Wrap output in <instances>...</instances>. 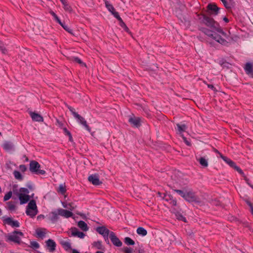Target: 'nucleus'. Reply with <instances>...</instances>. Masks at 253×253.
<instances>
[{
	"instance_id": "f257e3e1",
	"label": "nucleus",
	"mask_w": 253,
	"mask_h": 253,
	"mask_svg": "<svg viewBox=\"0 0 253 253\" xmlns=\"http://www.w3.org/2000/svg\"><path fill=\"white\" fill-rule=\"evenodd\" d=\"M198 18L201 23L205 24L207 27L212 29V30L218 32L224 37L226 36V33L222 30L219 24L212 18L208 16L205 14H200L198 15Z\"/></svg>"
},
{
	"instance_id": "f03ea898",
	"label": "nucleus",
	"mask_w": 253,
	"mask_h": 253,
	"mask_svg": "<svg viewBox=\"0 0 253 253\" xmlns=\"http://www.w3.org/2000/svg\"><path fill=\"white\" fill-rule=\"evenodd\" d=\"M199 30L222 45H225L228 43L225 39L222 38L220 35L215 32V31H213L214 30H211L205 27H199Z\"/></svg>"
},
{
	"instance_id": "7ed1b4c3",
	"label": "nucleus",
	"mask_w": 253,
	"mask_h": 253,
	"mask_svg": "<svg viewBox=\"0 0 253 253\" xmlns=\"http://www.w3.org/2000/svg\"><path fill=\"white\" fill-rule=\"evenodd\" d=\"M38 212V210L36 201L34 200H31L26 208V214L33 218L37 214Z\"/></svg>"
},
{
	"instance_id": "20e7f679",
	"label": "nucleus",
	"mask_w": 253,
	"mask_h": 253,
	"mask_svg": "<svg viewBox=\"0 0 253 253\" xmlns=\"http://www.w3.org/2000/svg\"><path fill=\"white\" fill-rule=\"evenodd\" d=\"M41 165L40 164L34 160L31 161L29 164V170L34 173L37 175H44L46 172L44 170L41 169Z\"/></svg>"
},
{
	"instance_id": "39448f33",
	"label": "nucleus",
	"mask_w": 253,
	"mask_h": 253,
	"mask_svg": "<svg viewBox=\"0 0 253 253\" xmlns=\"http://www.w3.org/2000/svg\"><path fill=\"white\" fill-rule=\"evenodd\" d=\"M128 121L132 127L138 128L141 126V118L136 117L134 115L129 116Z\"/></svg>"
},
{
	"instance_id": "423d86ee",
	"label": "nucleus",
	"mask_w": 253,
	"mask_h": 253,
	"mask_svg": "<svg viewBox=\"0 0 253 253\" xmlns=\"http://www.w3.org/2000/svg\"><path fill=\"white\" fill-rule=\"evenodd\" d=\"M184 199L188 202H198V198L191 189L186 190Z\"/></svg>"
},
{
	"instance_id": "0eeeda50",
	"label": "nucleus",
	"mask_w": 253,
	"mask_h": 253,
	"mask_svg": "<svg viewBox=\"0 0 253 253\" xmlns=\"http://www.w3.org/2000/svg\"><path fill=\"white\" fill-rule=\"evenodd\" d=\"M87 179L89 182L95 186L100 185L102 183L99 179V175L98 173L90 175Z\"/></svg>"
},
{
	"instance_id": "6e6552de",
	"label": "nucleus",
	"mask_w": 253,
	"mask_h": 253,
	"mask_svg": "<svg viewBox=\"0 0 253 253\" xmlns=\"http://www.w3.org/2000/svg\"><path fill=\"white\" fill-rule=\"evenodd\" d=\"M1 147L7 153H12L14 151V145L10 141H4Z\"/></svg>"
},
{
	"instance_id": "1a4fd4ad",
	"label": "nucleus",
	"mask_w": 253,
	"mask_h": 253,
	"mask_svg": "<svg viewBox=\"0 0 253 253\" xmlns=\"http://www.w3.org/2000/svg\"><path fill=\"white\" fill-rule=\"evenodd\" d=\"M208 11L213 15H217L219 13V8L214 3L208 4L207 6Z\"/></svg>"
},
{
	"instance_id": "9d476101",
	"label": "nucleus",
	"mask_w": 253,
	"mask_h": 253,
	"mask_svg": "<svg viewBox=\"0 0 253 253\" xmlns=\"http://www.w3.org/2000/svg\"><path fill=\"white\" fill-rule=\"evenodd\" d=\"M109 238L113 243V244L116 247H121L122 245V242L120 239L117 237L115 233L114 232L111 231L110 233Z\"/></svg>"
},
{
	"instance_id": "9b49d317",
	"label": "nucleus",
	"mask_w": 253,
	"mask_h": 253,
	"mask_svg": "<svg viewBox=\"0 0 253 253\" xmlns=\"http://www.w3.org/2000/svg\"><path fill=\"white\" fill-rule=\"evenodd\" d=\"M75 119L77 122L84 127V128L89 132L91 131V128L87 124V122L84 118L80 116L79 114L76 115Z\"/></svg>"
},
{
	"instance_id": "f8f14e48",
	"label": "nucleus",
	"mask_w": 253,
	"mask_h": 253,
	"mask_svg": "<svg viewBox=\"0 0 253 253\" xmlns=\"http://www.w3.org/2000/svg\"><path fill=\"white\" fill-rule=\"evenodd\" d=\"M15 195H16V184H13L12 186V192L9 191L7 192L3 198V201L5 202L9 200L11 197L13 199H16V197H15Z\"/></svg>"
},
{
	"instance_id": "ddd939ff",
	"label": "nucleus",
	"mask_w": 253,
	"mask_h": 253,
	"mask_svg": "<svg viewBox=\"0 0 253 253\" xmlns=\"http://www.w3.org/2000/svg\"><path fill=\"white\" fill-rule=\"evenodd\" d=\"M17 196L18 197L21 205L26 204L30 200V196L29 195L18 193L17 192Z\"/></svg>"
},
{
	"instance_id": "4468645a",
	"label": "nucleus",
	"mask_w": 253,
	"mask_h": 253,
	"mask_svg": "<svg viewBox=\"0 0 253 253\" xmlns=\"http://www.w3.org/2000/svg\"><path fill=\"white\" fill-rule=\"evenodd\" d=\"M46 246L47 250L50 252H53L55 251L56 244L52 239H48L46 241Z\"/></svg>"
},
{
	"instance_id": "2eb2a0df",
	"label": "nucleus",
	"mask_w": 253,
	"mask_h": 253,
	"mask_svg": "<svg viewBox=\"0 0 253 253\" xmlns=\"http://www.w3.org/2000/svg\"><path fill=\"white\" fill-rule=\"evenodd\" d=\"M96 231L99 234L102 235L103 236H106L107 235H109L111 232L110 230L107 229L105 226H99L96 228Z\"/></svg>"
},
{
	"instance_id": "dca6fc26",
	"label": "nucleus",
	"mask_w": 253,
	"mask_h": 253,
	"mask_svg": "<svg viewBox=\"0 0 253 253\" xmlns=\"http://www.w3.org/2000/svg\"><path fill=\"white\" fill-rule=\"evenodd\" d=\"M71 235L74 237H78L80 238H83L85 236V234L78 230L76 227H72L71 228Z\"/></svg>"
},
{
	"instance_id": "f3484780",
	"label": "nucleus",
	"mask_w": 253,
	"mask_h": 253,
	"mask_svg": "<svg viewBox=\"0 0 253 253\" xmlns=\"http://www.w3.org/2000/svg\"><path fill=\"white\" fill-rule=\"evenodd\" d=\"M29 114L33 121L41 122L43 121L42 117L38 113L30 112Z\"/></svg>"
},
{
	"instance_id": "a211bd4d",
	"label": "nucleus",
	"mask_w": 253,
	"mask_h": 253,
	"mask_svg": "<svg viewBox=\"0 0 253 253\" xmlns=\"http://www.w3.org/2000/svg\"><path fill=\"white\" fill-rule=\"evenodd\" d=\"M2 218L4 224H7L9 225H10L12 227H16V220H13L12 218L9 217H5L3 216Z\"/></svg>"
},
{
	"instance_id": "6ab92c4d",
	"label": "nucleus",
	"mask_w": 253,
	"mask_h": 253,
	"mask_svg": "<svg viewBox=\"0 0 253 253\" xmlns=\"http://www.w3.org/2000/svg\"><path fill=\"white\" fill-rule=\"evenodd\" d=\"M58 213L60 215L65 217L66 218H69L73 215V213L66 210L63 209H58Z\"/></svg>"
},
{
	"instance_id": "aec40b11",
	"label": "nucleus",
	"mask_w": 253,
	"mask_h": 253,
	"mask_svg": "<svg viewBox=\"0 0 253 253\" xmlns=\"http://www.w3.org/2000/svg\"><path fill=\"white\" fill-rule=\"evenodd\" d=\"M163 199L169 203L173 206H176L177 205V201L175 198L171 195H165V197Z\"/></svg>"
},
{
	"instance_id": "412c9836",
	"label": "nucleus",
	"mask_w": 253,
	"mask_h": 253,
	"mask_svg": "<svg viewBox=\"0 0 253 253\" xmlns=\"http://www.w3.org/2000/svg\"><path fill=\"white\" fill-rule=\"evenodd\" d=\"M244 70L247 75H250L253 78V67L251 63L248 62L245 64Z\"/></svg>"
},
{
	"instance_id": "4be33fe9",
	"label": "nucleus",
	"mask_w": 253,
	"mask_h": 253,
	"mask_svg": "<svg viewBox=\"0 0 253 253\" xmlns=\"http://www.w3.org/2000/svg\"><path fill=\"white\" fill-rule=\"evenodd\" d=\"M220 157L224 162L228 164L231 167L234 169V168L236 167V164H235V163L234 162L229 158L223 156L222 154H220Z\"/></svg>"
},
{
	"instance_id": "5701e85b",
	"label": "nucleus",
	"mask_w": 253,
	"mask_h": 253,
	"mask_svg": "<svg viewBox=\"0 0 253 253\" xmlns=\"http://www.w3.org/2000/svg\"><path fill=\"white\" fill-rule=\"evenodd\" d=\"M46 230L45 228H38L36 229V233L37 234V237L43 239L45 236Z\"/></svg>"
},
{
	"instance_id": "b1692460",
	"label": "nucleus",
	"mask_w": 253,
	"mask_h": 253,
	"mask_svg": "<svg viewBox=\"0 0 253 253\" xmlns=\"http://www.w3.org/2000/svg\"><path fill=\"white\" fill-rule=\"evenodd\" d=\"M58 210L57 211H52L50 213L49 219L52 222H55L58 219Z\"/></svg>"
},
{
	"instance_id": "393cba45",
	"label": "nucleus",
	"mask_w": 253,
	"mask_h": 253,
	"mask_svg": "<svg viewBox=\"0 0 253 253\" xmlns=\"http://www.w3.org/2000/svg\"><path fill=\"white\" fill-rule=\"evenodd\" d=\"M78 226L84 231H86L88 230L87 224L83 220H80L78 222Z\"/></svg>"
},
{
	"instance_id": "a878e982",
	"label": "nucleus",
	"mask_w": 253,
	"mask_h": 253,
	"mask_svg": "<svg viewBox=\"0 0 253 253\" xmlns=\"http://www.w3.org/2000/svg\"><path fill=\"white\" fill-rule=\"evenodd\" d=\"M196 159L202 167L206 168L208 166V160L206 159L204 157L196 158Z\"/></svg>"
},
{
	"instance_id": "bb28decb",
	"label": "nucleus",
	"mask_w": 253,
	"mask_h": 253,
	"mask_svg": "<svg viewBox=\"0 0 253 253\" xmlns=\"http://www.w3.org/2000/svg\"><path fill=\"white\" fill-rule=\"evenodd\" d=\"M60 243L66 251H68L71 249V244L67 241L62 240Z\"/></svg>"
},
{
	"instance_id": "cd10ccee",
	"label": "nucleus",
	"mask_w": 253,
	"mask_h": 253,
	"mask_svg": "<svg viewBox=\"0 0 253 253\" xmlns=\"http://www.w3.org/2000/svg\"><path fill=\"white\" fill-rule=\"evenodd\" d=\"M92 247L95 248L97 249L98 250H104V248L103 247L102 242L100 241H98L97 242H94L92 243Z\"/></svg>"
},
{
	"instance_id": "c85d7f7f",
	"label": "nucleus",
	"mask_w": 253,
	"mask_h": 253,
	"mask_svg": "<svg viewBox=\"0 0 253 253\" xmlns=\"http://www.w3.org/2000/svg\"><path fill=\"white\" fill-rule=\"evenodd\" d=\"M7 242L12 241L16 243V229L12 232V235H8L7 239L6 240Z\"/></svg>"
},
{
	"instance_id": "c756f323",
	"label": "nucleus",
	"mask_w": 253,
	"mask_h": 253,
	"mask_svg": "<svg viewBox=\"0 0 253 253\" xmlns=\"http://www.w3.org/2000/svg\"><path fill=\"white\" fill-rule=\"evenodd\" d=\"M136 232L138 235H141L142 236H145L147 234V230L142 227H139L138 228H137L136 230Z\"/></svg>"
},
{
	"instance_id": "7c9ffc66",
	"label": "nucleus",
	"mask_w": 253,
	"mask_h": 253,
	"mask_svg": "<svg viewBox=\"0 0 253 253\" xmlns=\"http://www.w3.org/2000/svg\"><path fill=\"white\" fill-rule=\"evenodd\" d=\"M176 126L177 127V130L179 133H182L185 131L186 129L187 128V127L185 124L180 125L179 124H177Z\"/></svg>"
},
{
	"instance_id": "2f4dec72",
	"label": "nucleus",
	"mask_w": 253,
	"mask_h": 253,
	"mask_svg": "<svg viewBox=\"0 0 253 253\" xmlns=\"http://www.w3.org/2000/svg\"><path fill=\"white\" fill-rule=\"evenodd\" d=\"M15 166V164L9 161V162L6 163L5 168L7 171H11L13 170V168H14Z\"/></svg>"
},
{
	"instance_id": "473e14b6",
	"label": "nucleus",
	"mask_w": 253,
	"mask_h": 253,
	"mask_svg": "<svg viewBox=\"0 0 253 253\" xmlns=\"http://www.w3.org/2000/svg\"><path fill=\"white\" fill-rule=\"evenodd\" d=\"M63 28L67 32L70 33V34L72 35H74V34L73 33V31L72 29H71L70 28H69L67 25H66L65 23L62 22L61 24H60Z\"/></svg>"
},
{
	"instance_id": "72a5a7b5",
	"label": "nucleus",
	"mask_w": 253,
	"mask_h": 253,
	"mask_svg": "<svg viewBox=\"0 0 253 253\" xmlns=\"http://www.w3.org/2000/svg\"><path fill=\"white\" fill-rule=\"evenodd\" d=\"M125 243L128 246H132L135 244L134 241L130 237H126L124 239Z\"/></svg>"
},
{
	"instance_id": "f704fd0d",
	"label": "nucleus",
	"mask_w": 253,
	"mask_h": 253,
	"mask_svg": "<svg viewBox=\"0 0 253 253\" xmlns=\"http://www.w3.org/2000/svg\"><path fill=\"white\" fill-rule=\"evenodd\" d=\"M7 208L10 211L14 210L16 208L15 202L9 201L7 202Z\"/></svg>"
},
{
	"instance_id": "c9c22d12",
	"label": "nucleus",
	"mask_w": 253,
	"mask_h": 253,
	"mask_svg": "<svg viewBox=\"0 0 253 253\" xmlns=\"http://www.w3.org/2000/svg\"><path fill=\"white\" fill-rule=\"evenodd\" d=\"M105 3L106 8L110 12H111V13L115 10L113 6L111 4H110L109 1H105Z\"/></svg>"
},
{
	"instance_id": "e433bc0d",
	"label": "nucleus",
	"mask_w": 253,
	"mask_h": 253,
	"mask_svg": "<svg viewBox=\"0 0 253 253\" xmlns=\"http://www.w3.org/2000/svg\"><path fill=\"white\" fill-rule=\"evenodd\" d=\"M172 190L177 193L178 195H179L181 197H182L183 199H184V197H185V192H186V189H183V190H178V189H172Z\"/></svg>"
},
{
	"instance_id": "4c0bfd02",
	"label": "nucleus",
	"mask_w": 253,
	"mask_h": 253,
	"mask_svg": "<svg viewBox=\"0 0 253 253\" xmlns=\"http://www.w3.org/2000/svg\"><path fill=\"white\" fill-rule=\"evenodd\" d=\"M57 191L58 193H60L62 194H65L66 192L65 185L64 184H60Z\"/></svg>"
},
{
	"instance_id": "58836bf2",
	"label": "nucleus",
	"mask_w": 253,
	"mask_h": 253,
	"mask_svg": "<svg viewBox=\"0 0 253 253\" xmlns=\"http://www.w3.org/2000/svg\"><path fill=\"white\" fill-rule=\"evenodd\" d=\"M30 247L35 250L38 249L40 248L39 244L36 241H30Z\"/></svg>"
},
{
	"instance_id": "ea45409f",
	"label": "nucleus",
	"mask_w": 253,
	"mask_h": 253,
	"mask_svg": "<svg viewBox=\"0 0 253 253\" xmlns=\"http://www.w3.org/2000/svg\"><path fill=\"white\" fill-rule=\"evenodd\" d=\"M50 14L54 17L55 20L59 24H61L62 22L60 20L57 15L53 11H51L50 12Z\"/></svg>"
},
{
	"instance_id": "a19ab883",
	"label": "nucleus",
	"mask_w": 253,
	"mask_h": 253,
	"mask_svg": "<svg viewBox=\"0 0 253 253\" xmlns=\"http://www.w3.org/2000/svg\"><path fill=\"white\" fill-rule=\"evenodd\" d=\"M63 131L65 135H68L69 136V140L70 141H73V138L71 135V132L67 129V128L64 127L63 128Z\"/></svg>"
},
{
	"instance_id": "79ce46f5",
	"label": "nucleus",
	"mask_w": 253,
	"mask_h": 253,
	"mask_svg": "<svg viewBox=\"0 0 253 253\" xmlns=\"http://www.w3.org/2000/svg\"><path fill=\"white\" fill-rule=\"evenodd\" d=\"M224 6L227 9H230L231 8V4L230 2H228L226 0H221Z\"/></svg>"
},
{
	"instance_id": "37998d69",
	"label": "nucleus",
	"mask_w": 253,
	"mask_h": 253,
	"mask_svg": "<svg viewBox=\"0 0 253 253\" xmlns=\"http://www.w3.org/2000/svg\"><path fill=\"white\" fill-rule=\"evenodd\" d=\"M124 253H132L133 250L131 248L124 247L122 249Z\"/></svg>"
},
{
	"instance_id": "c03bdc74",
	"label": "nucleus",
	"mask_w": 253,
	"mask_h": 253,
	"mask_svg": "<svg viewBox=\"0 0 253 253\" xmlns=\"http://www.w3.org/2000/svg\"><path fill=\"white\" fill-rule=\"evenodd\" d=\"M68 108L69 110V111L71 112L74 117L75 118L76 117V115L78 114L77 112H76L75 109L70 106H68Z\"/></svg>"
},
{
	"instance_id": "a18cd8bd",
	"label": "nucleus",
	"mask_w": 253,
	"mask_h": 253,
	"mask_svg": "<svg viewBox=\"0 0 253 253\" xmlns=\"http://www.w3.org/2000/svg\"><path fill=\"white\" fill-rule=\"evenodd\" d=\"M19 193H23V194L28 195V194L29 193V191L28 190V189H27L26 188L22 187V188H20Z\"/></svg>"
},
{
	"instance_id": "49530a36",
	"label": "nucleus",
	"mask_w": 253,
	"mask_h": 253,
	"mask_svg": "<svg viewBox=\"0 0 253 253\" xmlns=\"http://www.w3.org/2000/svg\"><path fill=\"white\" fill-rule=\"evenodd\" d=\"M64 5V9L66 11H68L69 12H71L72 10L71 7L69 5V4L68 3V2L66 3V4H63Z\"/></svg>"
},
{
	"instance_id": "de8ad7c7",
	"label": "nucleus",
	"mask_w": 253,
	"mask_h": 253,
	"mask_svg": "<svg viewBox=\"0 0 253 253\" xmlns=\"http://www.w3.org/2000/svg\"><path fill=\"white\" fill-rule=\"evenodd\" d=\"M112 14L114 15V16L118 20H121V17L120 16L118 12H116L115 10L112 13Z\"/></svg>"
},
{
	"instance_id": "09e8293b",
	"label": "nucleus",
	"mask_w": 253,
	"mask_h": 253,
	"mask_svg": "<svg viewBox=\"0 0 253 253\" xmlns=\"http://www.w3.org/2000/svg\"><path fill=\"white\" fill-rule=\"evenodd\" d=\"M234 169L237 170L240 174H241L242 176H244L245 174L243 170L237 165L234 168Z\"/></svg>"
},
{
	"instance_id": "8fccbe9b",
	"label": "nucleus",
	"mask_w": 253,
	"mask_h": 253,
	"mask_svg": "<svg viewBox=\"0 0 253 253\" xmlns=\"http://www.w3.org/2000/svg\"><path fill=\"white\" fill-rule=\"evenodd\" d=\"M17 179L20 181H22L23 179V176L18 171H17Z\"/></svg>"
},
{
	"instance_id": "3c124183",
	"label": "nucleus",
	"mask_w": 253,
	"mask_h": 253,
	"mask_svg": "<svg viewBox=\"0 0 253 253\" xmlns=\"http://www.w3.org/2000/svg\"><path fill=\"white\" fill-rule=\"evenodd\" d=\"M27 167L24 165H21L19 166V169L21 172H25L27 170Z\"/></svg>"
},
{
	"instance_id": "603ef678",
	"label": "nucleus",
	"mask_w": 253,
	"mask_h": 253,
	"mask_svg": "<svg viewBox=\"0 0 253 253\" xmlns=\"http://www.w3.org/2000/svg\"><path fill=\"white\" fill-rule=\"evenodd\" d=\"M74 61L80 64L85 65V64L79 57H75Z\"/></svg>"
},
{
	"instance_id": "864d4df0",
	"label": "nucleus",
	"mask_w": 253,
	"mask_h": 253,
	"mask_svg": "<svg viewBox=\"0 0 253 253\" xmlns=\"http://www.w3.org/2000/svg\"><path fill=\"white\" fill-rule=\"evenodd\" d=\"M177 219L180 220H182L185 222H186V219L185 217L183 216L182 214L178 215L177 216Z\"/></svg>"
},
{
	"instance_id": "5fc2aeb1",
	"label": "nucleus",
	"mask_w": 253,
	"mask_h": 253,
	"mask_svg": "<svg viewBox=\"0 0 253 253\" xmlns=\"http://www.w3.org/2000/svg\"><path fill=\"white\" fill-rule=\"evenodd\" d=\"M244 200L246 202V203L250 207V208L252 207L253 206V204L250 202L249 199H244Z\"/></svg>"
},
{
	"instance_id": "6e6d98bb",
	"label": "nucleus",
	"mask_w": 253,
	"mask_h": 253,
	"mask_svg": "<svg viewBox=\"0 0 253 253\" xmlns=\"http://www.w3.org/2000/svg\"><path fill=\"white\" fill-rule=\"evenodd\" d=\"M0 51H1L3 54H5L7 52V50L3 46L0 45Z\"/></svg>"
},
{
	"instance_id": "4d7b16f0",
	"label": "nucleus",
	"mask_w": 253,
	"mask_h": 253,
	"mask_svg": "<svg viewBox=\"0 0 253 253\" xmlns=\"http://www.w3.org/2000/svg\"><path fill=\"white\" fill-rule=\"evenodd\" d=\"M120 22V25L121 27H122L123 28H124L125 27H126V25L123 21L122 19L121 18V21H119Z\"/></svg>"
},
{
	"instance_id": "13d9d810",
	"label": "nucleus",
	"mask_w": 253,
	"mask_h": 253,
	"mask_svg": "<svg viewBox=\"0 0 253 253\" xmlns=\"http://www.w3.org/2000/svg\"><path fill=\"white\" fill-rule=\"evenodd\" d=\"M108 236H109V235H107L106 236H103L104 237V238L105 241L106 242V243L107 244H110V242H109V239H108Z\"/></svg>"
},
{
	"instance_id": "bf43d9fd",
	"label": "nucleus",
	"mask_w": 253,
	"mask_h": 253,
	"mask_svg": "<svg viewBox=\"0 0 253 253\" xmlns=\"http://www.w3.org/2000/svg\"><path fill=\"white\" fill-rule=\"evenodd\" d=\"M208 86L209 88L211 89L212 90L215 91L216 89L215 87L214 86L213 84H208Z\"/></svg>"
},
{
	"instance_id": "052dcab7",
	"label": "nucleus",
	"mask_w": 253,
	"mask_h": 253,
	"mask_svg": "<svg viewBox=\"0 0 253 253\" xmlns=\"http://www.w3.org/2000/svg\"><path fill=\"white\" fill-rule=\"evenodd\" d=\"M244 177V179L246 181V183L250 185L251 183L250 182V180L244 175L243 176Z\"/></svg>"
},
{
	"instance_id": "680f3d73",
	"label": "nucleus",
	"mask_w": 253,
	"mask_h": 253,
	"mask_svg": "<svg viewBox=\"0 0 253 253\" xmlns=\"http://www.w3.org/2000/svg\"><path fill=\"white\" fill-rule=\"evenodd\" d=\"M68 206H69V207H68V209H70L71 210H73L74 207H72V203H69V204H68Z\"/></svg>"
},
{
	"instance_id": "e2e57ef3",
	"label": "nucleus",
	"mask_w": 253,
	"mask_h": 253,
	"mask_svg": "<svg viewBox=\"0 0 253 253\" xmlns=\"http://www.w3.org/2000/svg\"><path fill=\"white\" fill-rule=\"evenodd\" d=\"M17 236H23V233L21 231H17Z\"/></svg>"
},
{
	"instance_id": "0e129e2a",
	"label": "nucleus",
	"mask_w": 253,
	"mask_h": 253,
	"mask_svg": "<svg viewBox=\"0 0 253 253\" xmlns=\"http://www.w3.org/2000/svg\"><path fill=\"white\" fill-rule=\"evenodd\" d=\"M21 243V239L19 238L18 236H17V244H20Z\"/></svg>"
},
{
	"instance_id": "69168bd1",
	"label": "nucleus",
	"mask_w": 253,
	"mask_h": 253,
	"mask_svg": "<svg viewBox=\"0 0 253 253\" xmlns=\"http://www.w3.org/2000/svg\"><path fill=\"white\" fill-rule=\"evenodd\" d=\"M145 251L143 249H139L138 251V253H144Z\"/></svg>"
},
{
	"instance_id": "338daca9",
	"label": "nucleus",
	"mask_w": 253,
	"mask_h": 253,
	"mask_svg": "<svg viewBox=\"0 0 253 253\" xmlns=\"http://www.w3.org/2000/svg\"><path fill=\"white\" fill-rule=\"evenodd\" d=\"M72 253H80L76 249L72 250Z\"/></svg>"
},
{
	"instance_id": "774afa93",
	"label": "nucleus",
	"mask_w": 253,
	"mask_h": 253,
	"mask_svg": "<svg viewBox=\"0 0 253 253\" xmlns=\"http://www.w3.org/2000/svg\"><path fill=\"white\" fill-rule=\"evenodd\" d=\"M250 211L251 213L253 215V206L250 208Z\"/></svg>"
}]
</instances>
